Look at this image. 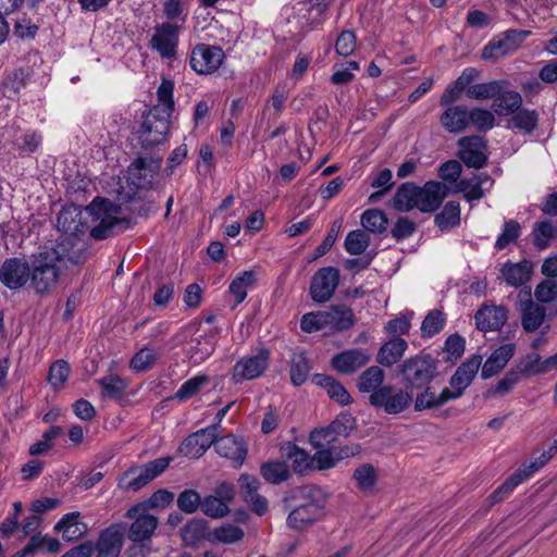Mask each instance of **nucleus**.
Wrapping results in <instances>:
<instances>
[{"label": "nucleus", "mask_w": 557, "mask_h": 557, "mask_svg": "<svg viewBox=\"0 0 557 557\" xmlns=\"http://www.w3.org/2000/svg\"><path fill=\"white\" fill-rule=\"evenodd\" d=\"M120 212L121 208L110 200L96 198L84 213L76 208L62 210L57 224L66 233L88 230L92 238L102 240L113 234L115 226L126 221L119 218Z\"/></svg>", "instance_id": "f257e3e1"}, {"label": "nucleus", "mask_w": 557, "mask_h": 557, "mask_svg": "<svg viewBox=\"0 0 557 557\" xmlns=\"http://www.w3.org/2000/svg\"><path fill=\"white\" fill-rule=\"evenodd\" d=\"M481 364V356L473 355L468 358L451 375L449 386L444 387L441 393L436 394L431 386H426L423 392L419 393L414 400V409L417 411L437 409L451 400L460 398L471 385Z\"/></svg>", "instance_id": "f03ea898"}, {"label": "nucleus", "mask_w": 557, "mask_h": 557, "mask_svg": "<svg viewBox=\"0 0 557 557\" xmlns=\"http://www.w3.org/2000/svg\"><path fill=\"white\" fill-rule=\"evenodd\" d=\"M449 188L440 182L430 181L423 187L414 183H403L393 198V206L397 211L408 212L413 208L422 212L436 211L447 197Z\"/></svg>", "instance_id": "7ed1b4c3"}, {"label": "nucleus", "mask_w": 557, "mask_h": 557, "mask_svg": "<svg viewBox=\"0 0 557 557\" xmlns=\"http://www.w3.org/2000/svg\"><path fill=\"white\" fill-rule=\"evenodd\" d=\"M293 498L297 504L287 517L289 528L302 530L323 516L326 495L319 486H301L295 492Z\"/></svg>", "instance_id": "20e7f679"}, {"label": "nucleus", "mask_w": 557, "mask_h": 557, "mask_svg": "<svg viewBox=\"0 0 557 557\" xmlns=\"http://www.w3.org/2000/svg\"><path fill=\"white\" fill-rule=\"evenodd\" d=\"M173 107H151L143 114V122L138 131L141 148L152 149L163 144L170 131V117Z\"/></svg>", "instance_id": "39448f33"}, {"label": "nucleus", "mask_w": 557, "mask_h": 557, "mask_svg": "<svg viewBox=\"0 0 557 557\" xmlns=\"http://www.w3.org/2000/svg\"><path fill=\"white\" fill-rule=\"evenodd\" d=\"M61 260H64V257L60 249H50L38 255L30 273L32 283L37 293H48L57 285Z\"/></svg>", "instance_id": "423d86ee"}, {"label": "nucleus", "mask_w": 557, "mask_h": 557, "mask_svg": "<svg viewBox=\"0 0 557 557\" xmlns=\"http://www.w3.org/2000/svg\"><path fill=\"white\" fill-rule=\"evenodd\" d=\"M467 97L476 101H499V104H522L521 95L511 88L507 79H495L486 83L469 84Z\"/></svg>", "instance_id": "0eeeda50"}, {"label": "nucleus", "mask_w": 557, "mask_h": 557, "mask_svg": "<svg viewBox=\"0 0 557 557\" xmlns=\"http://www.w3.org/2000/svg\"><path fill=\"white\" fill-rule=\"evenodd\" d=\"M437 366L438 361L430 354H418L403 362L399 373L410 387L421 388L436 376Z\"/></svg>", "instance_id": "6e6552de"}, {"label": "nucleus", "mask_w": 557, "mask_h": 557, "mask_svg": "<svg viewBox=\"0 0 557 557\" xmlns=\"http://www.w3.org/2000/svg\"><path fill=\"white\" fill-rule=\"evenodd\" d=\"M171 461V457H162L141 466L131 467L120 476L117 485L124 491L137 492L160 475Z\"/></svg>", "instance_id": "1a4fd4ad"}, {"label": "nucleus", "mask_w": 557, "mask_h": 557, "mask_svg": "<svg viewBox=\"0 0 557 557\" xmlns=\"http://www.w3.org/2000/svg\"><path fill=\"white\" fill-rule=\"evenodd\" d=\"M532 35L531 30L511 28L493 37L482 49L483 60L498 61L499 59L513 54L525 39Z\"/></svg>", "instance_id": "9d476101"}, {"label": "nucleus", "mask_w": 557, "mask_h": 557, "mask_svg": "<svg viewBox=\"0 0 557 557\" xmlns=\"http://www.w3.org/2000/svg\"><path fill=\"white\" fill-rule=\"evenodd\" d=\"M369 404L387 414H399L407 410L412 403V395L396 385L387 384L377 392L369 395Z\"/></svg>", "instance_id": "9b49d317"}, {"label": "nucleus", "mask_w": 557, "mask_h": 557, "mask_svg": "<svg viewBox=\"0 0 557 557\" xmlns=\"http://www.w3.org/2000/svg\"><path fill=\"white\" fill-rule=\"evenodd\" d=\"M517 309L520 312L521 326L527 333L541 329L547 317L546 308L532 299L531 287H523L517 294Z\"/></svg>", "instance_id": "f8f14e48"}, {"label": "nucleus", "mask_w": 557, "mask_h": 557, "mask_svg": "<svg viewBox=\"0 0 557 557\" xmlns=\"http://www.w3.org/2000/svg\"><path fill=\"white\" fill-rule=\"evenodd\" d=\"M162 158L138 157L127 169V183L131 190L151 187L159 173Z\"/></svg>", "instance_id": "ddd939ff"}, {"label": "nucleus", "mask_w": 557, "mask_h": 557, "mask_svg": "<svg viewBox=\"0 0 557 557\" xmlns=\"http://www.w3.org/2000/svg\"><path fill=\"white\" fill-rule=\"evenodd\" d=\"M125 518L134 520L127 530V537L132 542L150 540L159 524L157 517L148 513L145 505L132 506L126 511Z\"/></svg>", "instance_id": "4468645a"}, {"label": "nucleus", "mask_w": 557, "mask_h": 557, "mask_svg": "<svg viewBox=\"0 0 557 557\" xmlns=\"http://www.w3.org/2000/svg\"><path fill=\"white\" fill-rule=\"evenodd\" d=\"M339 284V271L334 267L321 268L312 276L310 296L313 301L324 304L329 301Z\"/></svg>", "instance_id": "2eb2a0df"}, {"label": "nucleus", "mask_w": 557, "mask_h": 557, "mask_svg": "<svg viewBox=\"0 0 557 557\" xmlns=\"http://www.w3.org/2000/svg\"><path fill=\"white\" fill-rule=\"evenodd\" d=\"M224 51L218 46L198 44L190 53V66L198 74H211L222 64Z\"/></svg>", "instance_id": "dca6fc26"}, {"label": "nucleus", "mask_w": 557, "mask_h": 557, "mask_svg": "<svg viewBox=\"0 0 557 557\" xmlns=\"http://www.w3.org/2000/svg\"><path fill=\"white\" fill-rule=\"evenodd\" d=\"M218 437V424L209 425L188 435L180 446V453L190 459L200 458L214 445Z\"/></svg>", "instance_id": "f3484780"}, {"label": "nucleus", "mask_w": 557, "mask_h": 557, "mask_svg": "<svg viewBox=\"0 0 557 557\" xmlns=\"http://www.w3.org/2000/svg\"><path fill=\"white\" fill-rule=\"evenodd\" d=\"M270 351L261 348L257 355L238 360L233 369L232 379L235 383L257 379L269 366Z\"/></svg>", "instance_id": "a211bd4d"}, {"label": "nucleus", "mask_w": 557, "mask_h": 557, "mask_svg": "<svg viewBox=\"0 0 557 557\" xmlns=\"http://www.w3.org/2000/svg\"><path fill=\"white\" fill-rule=\"evenodd\" d=\"M30 278L28 262L22 258H9L0 268V281L9 289L23 287Z\"/></svg>", "instance_id": "6ab92c4d"}, {"label": "nucleus", "mask_w": 557, "mask_h": 557, "mask_svg": "<svg viewBox=\"0 0 557 557\" xmlns=\"http://www.w3.org/2000/svg\"><path fill=\"white\" fill-rule=\"evenodd\" d=\"M461 147L459 158L468 168L481 169L487 162L486 140L479 135L466 136L458 140Z\"/></svg>", "instance_id": "aec40b11"}, {"label": "nucleus", "mask_w": 557, "mask_h": 557, "mask_svg": "<svg viewBox=\"0 0 557 557\" xmlns=\"http://www.w3.org/2000/svg\"><path fill=\"white\" fill-rule=\"evenodd\" d=\"M214 449L221 457L231 460L234 468L242 467L248 454V446L244 438L233 434L221 437L218 435Z\"/></svg>", "instance_id": "412c9836"}, {"label": "nucleus", "mask_w": 557, "mask_h": 557, "mask_svg": "<svg viewBox=\"0 0 557 557\" xmlns=\"http://www.w3.org/2000/svg\"><path fill=\"white\" fill-rule=\"evenodd\" d=\"M180 27L173 23H163L156 28L151 44L163 58L175 57Z\"/></svg>", "instance_id": "4be33fe9"}, {"label": "nucleus", "mask_w": 557, "mask_h": 557, "mask_svg": "<svg viewBox=\"0 0 557 557\" xmlns=\"http://www.w3.org/2000/svg\"><path fill=\"white\" fill-rule=\"evenodd\" d=\"M534 264L530 260H521L513 263L505 262L500 268V274L507 285L519 288L524 286L532 277Z\"/></svg>", "instance_id": "5701e85b"}, {"label": "nucleus", "mask_w": 557, "mask_h": 557, "mask_svg": "<svg viewBox=\"0 0 557 557\" xmlns=\"http://www.w3.org/2000/svg\"><path fill=\"white\" fill-rule=\"evenodd\" d=\"M504 306H482L475 313V324L480 331H497L503 327L508 318Z\"/></svg>", "instance_id": "b1692460"}, {"label": "nucleus", "mask_w": 557, "mask_h": 557, "mask_svg": "<svg viewBox=\"0 0 557 557\" xmlns=\"http://www.w3.org/2000/svg\"><path fill=\"white\" fill-rule=\"evenodd\" d=\"M370 356L361 349H348L333 356L331 364L334 370L342 374H351L366 366Z\"/></svg>", "instance_id": "393cba45"}, {"label": "nucleus", "mask_w": 557, "mask_h": 557, "mask_svg": "<svg viewBox=\"0 0 557 557\" xmlns=\"http://www.w3.org/2000/svg\"><path fill=\"white\" fill-rule=\"evenodd\" d=\"M122 525H111L101 532L96 545L97 555L102 557H119L123 545Z\"/></svg>", "instance_id": "a878e982"}, {"label": "nucleus", "mask_w": 557, "mask_h": 557, "mask_svg": "<svg viewBox=\"0 0 557 557\" xmlns=\"http://www.w3.org/2000/svg\"><path fill=\"white\" fill-rule=\"evenodd\" d=\"M496 113L500 116H510L508 126L512 128L531 132L537 124V114L535 111H530L522 107H498Z\"/></svg>", "instance_id": "bb28decb"}, {"label": "nucleus", "mask_w": 557, "mask_h": 557, "mask_svg": "<svg viewBox=\"0 0 557 557\" xmlns=\"http://www.w3.org/2000/svg\"><path fill=\"white\" fill-rule=\"evenodd\" d=\"M481 75V71L475 67H466L461 74L450 83L441 99V104H450L457 101L462 91L467 92L469 84L476 81Z\"/></svg>", "instance_id": "cd10ccee"}, {"label": "nucleus", "mask_w": 557, "mask_h": 557, "mask_svg": "<svg viewBox=\"0 0 557 557\" xmlns=\"http://www.w3.org/2000/svg\"><path fill=\"white\" fill-rule=\"evenodd\" d=\"M327 317L326 326L335 332H343L349 330L356 324V317L352 310L346 305H333L325 310Z\"/></svg>", "instance_id": "c85d7f7f"}, {"label": "nucleus", "mask_w": 557, "mask_h": 557, "mask_svg": "<svg viewBox=\"0 0 557 557\" xmlns=\"http://www.w3.org/2000/svg\"><path fill=\"white\" fill-rule=\"evenodd\" d=\"M513 354V344H506L494 350L482 367V379L487 380L497 374L502 369L505 368Z\"/></svg>", "instance_id": "c756f323"}, {"label": "nucleus", "mask_w": 557, "mask_h": 557, "mask_svg": "<svg viewBox=\"0 0 557 557\" xmlns=\"http://www.w3.org/2000/svg\"><path fill=\"white\" fill-rule=\"evenodd\" d=\"M313 382L315 385L324 388L329 397L341 406H347L352 403V397L348 391L333 376L317 374L313 377Z\"/></svg>", "instance_id": "7c9ffc66"}, {"label": "nucleus", "mask_w": 557, "mask_h": 557, "mask_svg": "<svg viewBox=\"0 0 557 557\" xmlns=\"http://www.w3.org/2000/svg\"><path fill=\"white\" fill-rule=\"evenodd\" d=\"M81 513L73 511L65 513L54 525V530L63 533V539L74 541L82 537L87 531L86 523L79 520Z\"/></svg>", "instance_id": "2f4dec72"}, {"label": "nucleus", "mask_w": 557, "mask_h": 557, "mask_svg": "<svg viewBox=\"0 0 557 557\" xmlns=\"http://www.w3.org/2000/svg\"><path fill=\"white\" fill-rule=\"evenodd\" d=\"M408 348L407 342L401 337L389 338L383 344L376 355V361L384 367L397 363Z\"/></svg>", "instance_id": "473e14b6"}, {"label": "nucleus", "mask_w": 557, "mask_h": 557, "mask_svg": "<svg viewBox=\"0 0 557 557\" xmlns=\"http://www.w3.org/2000/svg\"><path fill=\"white\" fill-rule=\"evenodd\" d=\"M468 107H447L441 115L443 127L449 133H460L469 126Z\"/></svg>", "instance_id": "72a5a7b5"}, {"label": "nucleus", "mask_w": 557, "mask_h": 557, "mask_svg": "<svg viewBox=\"0 0 557 557\" xmlns=\"http://www.w3.org/2000/svg\"><path fill=\"white\" fill-rule=\"evenodd\" d=\"M282 449L284 456L293 462V469L296 473L302 475L313 470V458L306 450L290 442Z\"/></svg>", "instance_id": "f704fd0d"}, {"label": "nucleus", "mask_w": 557, "mask_h": 557, "mask_svg": "<svg viewBox=\"0 0 557 557\" xmlns=\"http://www.w3.org/2000/svg\"><path fill=\"white\" fill-rule=\"evenodd\" d=\"M384 380L385 373L383 369L377 366H372L359 375L357 380V388L362 394L372 395L384 386Z\"/></svg>", "instance_id": "c9c22d12"}, {"label": "nucleus", "mask_w": 557, "mask_h": 557, "mask_svg": "<svg viewBox=\"0 0 557 557\" xmlns=\"http://www.w3.org/2000/svg\"><path fill=\"white\" fill-rule=\"evenodd\" d=\"M435 225L442 231H448L460 224V206L457 201H448L443 210L434 218Z\"/></svg>", "instance_id": "e433bc0d"}, {"label": "nucleus", "mask_w": 557, "mask_h": 557, "mask_svg": "<svg viewBox=\"0 0 557 557\" xmlns=\"http://www.w3.org/2000/svg\"><path fill=\"white\" fill-rule=\"evenodd\" d=\"M361 224L366 232L381 234L386 231L388 219L380 209H368L361 214Z\"/></svg>", "instance_id": "4c0bfd02"}, {"label": "nucleus", "mask_w": 557, "mask_h": 557, "mask_svg": "<svg viewBox=\"0 0 557 557\" xmlns=\"http://www.w3.org/2000/svg\"><path fill=\"white\" fill-rule=\"evenodd\" d=\"M256 282V273L251 270L242 272L230 284V293L235 297V305H239L247 296V289Z\"/></svg>", "instance_id": "58836bf2"}, {"label": "nucleus", "mask_w": 557, "mask_h": 557, "mask_svg": "<svg viewBox=\"0 0 557 557\" xmlns=\"http://www.w3.org/2000/svg\"><path fill=\"white\" fill-rule=\"evenodd\" d=\"M311 366L304 352L294 354L290 359V380L296 386L302 385L309 375Z\"/></svg>", "instance_id": "ea45409f"}, {"label": "nucleus", "mask_w": 557, "mask_h": 557, "mask_svg": "<svg viewBox=\"0 0 557 557\" xmlns=\"http://www.w3.org/2000/svg\"><path fill=\"white\" fill-rule=\"evenodd\" d=\"M97 383L101 386L102 397L109 399L121 398L127 387V382L117 375H108L97 380Z\"/></svg>", "instance_id": "a19ab883"}, {"label": "nucleus", "mask_w": 557, "mask_h": 557, "mask_svg": "<svg viewBox=\"0 0 557 557\" xmlns=\"http://www.w3.org/2000/svg\"><path fill=\"white\" fill-rule=\"evenodd\" d=\"M528 479L527 467L519 468L496 491L492 493V504L503 500L512 490Z\"/></svg>", "instance_id": "79ce46f5"}, {"label": "nucleus", "mask_w": 557, "mask_h": 557, "mask_svg": "<svg viewBox=\"0 0 557 557\" xmlns=\"http://www.w3.org/2000/svg\"><path fill=\"white\" fill-rule=\"evenodd\" d=\"M528 479L527 467L519 468L496 491L492 493V504L503 500L512 490Z\"/></svg>", "instance_id": "37998d69"}, {"label": "nucleus", "mask_w": 557, "mask_h": 557, "mask_svg": "<svg viewBox=\"0 0 557 557\" xmlns=\"http://www.w3.org/2000/svg\"><path fill=\"white\" fill-rule=\"evenodd\" d=\"M352 478L359 490L370 492L377 482V472L371 463H362L355 469Z\"/></svg>", "instance_id": "c03bdc74"}, {"label": "nucleus", "mask_w": 557, "mask_h": 557, "mask_svg": "<svg viewBox=\"0 0 557 557\" xmlns=\"http://www.w3.org/2000/svg\"><path fill=\"white\" fill-rule=\"evenodd\" d=\"M446 315L443 311L434 309L431 310L422 321L421 336L430 338L438 334L445 326Z\"/></svg>", "instance_id": "a18cd8bd"}, {"label": "nucleus", "mask_w": 557, "mask_h": 557, "mask_svg": "<svg viewBox=\"0 0 557 557\" xmlns=\"http://www.w3.org/2000/svg\"><path fill=\"white\" fill-rule=\"evenodd\" d=\"M263 479L271 484H280L289 478L286 463L280 461L265 462L260 468Z\"/></svg>", "instance_id": "49530a36"}, {"label": "nucleus", "mask_w": 557, "mask_h": 557, "mask_svg": "<svg viewBox=\"0 0 557 557\" xmlns=\"http://www.w3.org/2000/svg\"><path fill=\"white\" fill-rule=\"evenodd\" d=\"M370 244V236L364 230H355L347 234L344 243L345 250L350 255H361Z\"/></svg>", "instance_id": "de8ad7c7"}, {"label": "nucleus", "mask_w": 557, "mask_h": 557, "mask_svg": "<svg viewBox=\"0 0 557 557\" xmlns=\"http://www.w3.org/2000/svg\"><path fill=\"white\" fill-rule=\"evenodd\" d=\"M24 86V72L21 70L15 71L3 81L2 94L8 100L17 102L20 101V92Z\"/></svg>", "instance_id": "09e8293b"}, {"label": "nucleus", "mask_w": 557, "mask_h": 557, "mask_svg": "<svg viewBox=\"0 0 557 557\" xmlns=\"http://www.w3.org/2000/svg\"><path fill=\"white\" fill-rule=\"evenodd\" d=\"M70 373V364L65 360L59 359L50 366L48 382L53 389H60L64 386Z\"/></svg>", "instance_id": "8fccbe9b"}, {"label": "nucleus", "mask_w": 557, "mask_h": 557, "mask_svg": "<svg viewBox=\"0 0 557 557\" xmlns=\"http://www.w3.org/2000/svg\"><path fill=\"white\" fill-rule=\"evenodd\" d=\"M201 511L210 518L220 519L228 515L230 508L225 502L214 494L201 499Z\"/></svg>", "instance_id": "3c124183"}, {"label": "nucleus", "mask_w": 557, "mask_h": 557, "mask_svg": "<svg viewBox=\"0 0 557 557\" xmlns=\"http://www.w3.org/2000/svg\"><path fill=\"white\" fill-rule=\"evenodd\" d=\"M209 383V376L206 374L196 375L186 382H184L181 387L175 393V398L184 401L193 396H195L202 386L207 385Z\"/></svg>", "instance_id": "603ef678"}, {"label": "nucleus", "mask_w": 557, "mask_h": 557, "mask_svg": "<svg viewBox=\"0 0 557 557\" xmlns=\"http://www.w3.org/2000/svg\"><path fill=\"white\" fill-rule=\"evenodd\" d=\"M557 236V227L549 221H543L535 225L533 231V243L540 248H546L550 239Z\"/></svg>", "instance_id": "864d4df0"}, {"label": "nucleus", "mask_w": 557, "mask_h": 557, "mask_svg": "<svg viewBox=\"0 0 557 557\" xmlns=\"http://www.w3.org/2000/svg\"><path fill=\"white\" fill-rule=\"evenodd\" d=\"M177 507L185 513H195L201 507V497L196 490H184L176 499Z\"/></svg>", "instance_id": "5fc2aeb1"}, {"label": "nucleus", "mask_w": 557, "mask_h": 557, "mask_svg": "<svg viewBox=\"0 0 557 557\" xmlns=\"http://www.w3.org/2000/svg\"><path fill=\"white\" fill-rule=\"evenodd\" d=\"M469 125H473L478 131H488L495 123L494 114L480 107L469 110Z\"/></svg>", "instance_id": "6e6d98bb"}, {"label": "nucleus", "mask_w": 557, "mask_h": 557, "mask_svg": "<svg viewBox=\"0 0 557 557\" xmlns=\"http://www.w3.org/2000/svg\"><path fill=\"white\" fill-rule=\"evenodd\" d=\"M534 297L541 305L555 301L557 299V281L549 278L541 281L535 286Z\"/></svg>", "instance_id": "4d7b16f0"}, {"label": "nucleus", "mask_w": 557, "mask_h": 557, "mask_svg": "<svg viewBox=\"0 0 557 557\" xmlns=\"http://www.w3.org/2000/svg\"><path fill=\"white\" fill-rule=\"evenodd\" d=\"M521 232L520 224L515 220L506 221L504 224V230L496 239L495 248L497 250L505 249L509 244L516 242Z\"/></svg>", "instance_id": "13d9d810"}, {"label": "nucleus", "mask_w": 557, "mask_h": 557, "mask_svg": "<svg viewBox=\"0 0 557 557\" xmlns=\"http://www.w3.org/2000/svg\"><path fill=\"white\" fill-rule=\"evenodd\" d=\"M137 191L136 190H125L124 187H122V190L120 191V200L125 202H131L132 207L129 210L140 216H147L150 212L154 210V206L152 202H143L137 201L135 199Z\"/></svg>", "instance_id": "bf43d9fd"}, {"label": "nucleus", "mask_w": 557, "mask_h": 557, "mask_svg": "<svg viewBox=\"0 0 557 557\" xmlns=\"http://www.w3.org/2000/svg\"><path fill=\"white\" fill-rule=\"evenodd\" d=\"M327 314H325V310L323 311H315V312H308L302 315L300 320V327L306 333H313L321 331L326 326V320L325 318Z\"/></svg>", "instance_id": "052dcab7"}, {"label": "nucleus", "mask_w": 557, "mask_h": 557, "mask_svg": "<svg viewBox=\"0 0 557 557\" xmlns=\"http://www.w3.org/2000/svg\"><path fill=\"white\" fill-rule=\"evenodd\" d=\"M317 449L313 458V470H326L337 463L333 447H313Z\"/></svg>", "instance_id": "680f3d73"}, {"label": "nucleus", "mask_w": 557, "mask_h": 557, "mask_svg": "<svg viewBox=\"0 0 557 557\" xmlns=\"http://www.w3.org/2000/svg\"><path fill=\"white\" fill-rule=\"evenodd\" d=\"M524 376L544 374V360L539 354H529L517 364Z\"/></svg>", "instance_id": "e2e57ef3"}, {"label": "nucleus", "mask_w": 557, "mask_h": 557, "mask_svg": "<svg viewBox=\"0 0 557 557\" xmlns=\"http://www.w3.org/2000/svg\"><path fill=\"white\" fill-rule=\"evenodd\" d=\"M207 534V522L203 519H193L183 529V539L187 543H196Z\"/></svg>", "instance_id": "0e129e2a"}, {"label": "nucleus", "mask_w": 557, "mask_h": 557, "mask_svg": "<svg viewBox=\"0 0 557 557\" xmlns=\"http://www.w3.org/2000/svg\"><path fill=\"white\" fill-rule=\"evenodd\" d=\"M338 435L331 430V425L314 430L310 434V444L313 447H334Z\"/></svg>", "instance_id": "69168bd1"}, {"label": "nucleus", "mask_w": 557, "mask_h": 557, "mask_svg": "<svg viewBox=\"0 0 557 557\" xmlns=\"http://www.w3.org/2000/svg\"><path fill=\"white\" fill-rule=\"evenodd\" d=\"M357 39L351 30H343L336 39L335 50L338 55H351L356 49Z\"/></svg>", "instance_id": "338daca9"}, {"label": "nucleus", "mask_w": 557, "mask_h": 557, "mask_svg": "<svg viewBox=\"0 0 557 557\" xmlns=\"http://www.w3.org/2000/svg\"><path fill=\"white\" fill-rule=\"evenodd\" d=\"M417 230V224L407 216H400L391 230L393 238L397 242L410 237Z\"/></svg>", "instance_id": "774afa93"}]
</instances>
